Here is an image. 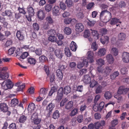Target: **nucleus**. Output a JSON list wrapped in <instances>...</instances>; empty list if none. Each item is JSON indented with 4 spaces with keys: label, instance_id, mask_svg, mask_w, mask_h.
<instances>
[{
    "label": "nucleus",
    "instance_id": "7ed1b4c3",
    "mask_svg": "<svg viewBox=\"0 0 129 129\" xmlns=\"http://www.w3.org/2000/svg\"><path fill=\"white\" fill-rule=\"evenodd\" d=\"M28 13V16L25 15L26 18L28 21H30L31 20V17L33 16L35 14L34 9L31 7L28 6L27 9Z\"/></svg>",
    "mask_w": 129,
    "mask_h": 129
},
{
    "label": "nucleus",
    "instance_id": "aec40b11",
    "mask_svg": "<svg viewBox=\"0 0 129 129\" xmlns=\"http://www.w3.org/2000/svg\"><path fill=\"white\" fill-rule=\"evenodd\" d=\"M106 58L108 62L111 64H112L114 60L112 55L111 54H109L107 55Z\"/></svg>",
    "mask_w": 129,
    "mask_h": 129
},
{
    "label": "nucleus",
    "instance_id": "f704fd0d",
    "mask_svg": "<svg viewBox=\"0 0 129 129\" xmlns=\"http://www.w3.org/2000/svg\"><path fill=\"white\" fill-rule=\"evenodd\" d=\"M2 14L3 16L6 15L10 17L12 15V13L10 11L6 10L5 11V13H3Z\"/></svg>",
    "mask_w": 129,
    "mask_h": 129
},
{
    "label": "nucleus",
    "instance_id": "09e8293b",
    "mask_svg": "<svg viewBox=\"0 0 129 129\" xmlns=\"http://www.w3.org/2000/svg\"><path fill=\"white\" fill-rule=\"evenodd\" d=\"M119 123L118 120L116 118L112 120L111 122V125L113 126H115L117 125Z\"/></svg>",
    "mask_w": 129,
    "mask_h": 129
},
{
    "label": "nucleus",
    "instance_id": "a211bd4d",
    "mask_svg": "<svg viewBox=\"0 0 129 129\" xmlns=\"http://www.w3.org/2000/svg\"><path fill=\"white\" fill-rule=\"evenodd\" d=\"M55 53L56 56L60 59L63 56L62 51L59 49H56L55 51Z\"/></svg>",
    "mask_w": 129,
    "mask_h": 129
},
{
    "label": "nucleus",
    "instance_id": "72a5a7b5",
    "mask_svg": "<svg viewBox=\"0 0 129 129\" xmlns=\"http://www.w3.org/2000/svg\"><path fill=\"white\" fill-rule=\"evenodd\" d=\"M103 87L101 85L98 86L95 89V93L98 94L101 93L102 91Z\"/></svg>",
    "mask_w": 129,
    "mask_h": 129
},
{
    "label": "nucleus",
    "instance_id": "cd10ccee",
    "mask_svg": "<svg viewBox=\"0 0 129 129\" xmlns=\"http://www.w3.org/2000/svg\"><path fill=\"white\" fill-rule=\"evenodd\" d=\"M89 84L90 87L93 88L98 84V83L97 81L93 79L90 81Z\"/></svg>",
    "mask_w": 129,
    "mask_h": 129
},
{
    "label": "nucleus",
    "instance_id": "5fc2aeb1",
    "mask_svg": "<svg viewBox=\"0 0 129 129\" xmlns=\"http://www.w3.org/2000/svg\"><path fill=\"white\" fill-rule=\"evenodd\" d=\"M96 22L94 20H92L91 21L88 20V21L87 22V24L90 26H94Z\"/></svg>",
    "mask_w": 129,
    "mask_h": 129
},
{
    "label": "nucleus",
    "instance_id": "c756f323",
    "mask_svg": "<svg viewBox=\"0 0 129 129\" xmlns=\"http://www.w3.org/2000/svg\"><path fill=\"white\" fill-rule=\"evenodd\" d=\"M27 117L24 115H22L20 116L19 118V122L24 123L27 119Z\"/></svg>",
    "mask_w": 129,
    "mask_h": 129
},
{
    "label": "nucleus",
    "instance_id": "49530a36",
    "mask_svg": "<svg viewBox=\"0 0 129 129\" xmlns=\"http://www.w3.org/2000/svg\"><path fill=\"white\" fill-rule=\"evenodd\" d=\"M46 20L48 23L49 24H52L54 23L53 20L50 16H49L46 17Z\"/></svg>",
    "mask_w": 129,
    "mask_h": 129
},
{
    "label": "nucleus",
    "instance_id": "37998d69",
    "mask_svg": "<svg viewBox=\"0 0 129 129\" xmlns=\"http://www.w3.org/2000/svg\"><path fill=\"white\" fill-rule=\"evenodd\" d=\"M48 40L51 42H56L57 40V38L54 36H49L48 38Z\"/></svg>",
    "mask_w": 129,
    "mask_h": 129
},
{
    "label": "nucleus",
    "instance_id": "4d7b16f0",
    "mask_svg": "<svg viewBox=\"0 0 129 129\" xmlns=\"http://www.w3.org/2000/svg\"><path fill=\"white\" fill-rule=\"evenodd\" d=\"M91 48L94 51H95L97 49L98 45L96 42H93L92 43Z\"/></svg>",
    "mask_w": 129,
    "mask_h": 129
},
{
    "label": "nucleus",
    "instance_id": "b1692460",
    "mask_svg": "<svg viewBox=\"0 0 129 129\" xmlns=\"http://www.w3.org/2000/svg\"><path fill=\"white\" fill-rule=\"evenodd\" d=\"M63 89L64 93L66 95H67L71 91V88L69 86H66Z\"/></svg>",
    "mask_w": 129,
    "mask_h": 129
},
{
    "label": "nucleus",
    "instance_id": "4c0bfd02",
    "mask_svg": "<svg viewBox=\"0 0 129 129\" xmlns=\"http://www.w3.org/2000/svg\"><path fill=\"white\" fill-rule=\"evenodd\" d=\"M35 108V104L33 103H31L29 104L28 107V109L29 111H33Z\"/></svg>",
    "mask_w": 129,
    "mask_h": 129
},
{
    "label": "nucleus",
    "instance_id": "c85d7f7f",
    "mask_svg": "<svg viewBox=\"0 0 129 129\" xmlns=\"http://www.w3.org/2000/svg\"><path fill=\"white\" fill-rule=\"evenodd\" d=\"M73 106V102L71 101L67 103L65 106V108L67 109H69L72 108Z\"/></svg>",
    "mask_w": 129,
    "mask_h": 129
},
{
    "label": "nucleus",
    "instance_id": "20e7f679",
    "mask_svg": "<svg viewBox=\"0 0 129 129\" xmlns=\"http://www.w3.org/2000/svg\"><path fill=\"white\" fill-rule=\"evenodd\" d=\"M129 91L128 88L125 87L124 86H121L118 88L117 92L119 94L125 95Z\"/></svg>",
    "mask_w": 129,
    "mask_h": 129
},
{
    "label": "nucleus",
    "instance_id": "6e6d98bb",
    "mask_svg": "<svg viewBox=\"0 0 129 129\" xmlns=\"http://www.w3.org/2000/svg\"><path fill=\"white\" fill-rule=\"evenodd\" d=\"M93 110L95 111H101V110H100L99 105L98 104H95L93 105Z\"/></svg>",
    "mask_w": 129,
    "mask_h": 129
},
{
    "label": "nucleus",
    "instance_id": "423d86ee",
    "mask_svg": "<svg viewBox=\"0 0 129 129\" xmlns=\"http://www.w3.org/2000/svg\"><path fill=\"white\" fill-rule=\"evenodd\" d=\"M87 57L86 60L88 62L91 63L94 61V59L93 57V53L91 51H89L87 53Z\"/></svg>",
    "mask_w": 129,
    "mask_h": 129
},
{
    "label": "nucleus",
    "instance_id": "39448f33",
    "mask_svg": "<svg viewBox=\"0 0 129 129\" xmlns=\"http://www.w3.org/2000/svg\"><path fill=\"white\" fill-rule=\"evenodd\" d=\"M9 77L8 73H6L4 68L0 67V77L3 79L7 78Z\"/></svg>",
    "mask_w": 129,
    "mask_h": 129
},
{
    "label": "nucleus",
    "instance_id": "dca6fc26",
    "mask_svg": "<svg viewBox=\"0 0 129 129\" xmlns=\"http://www.w3.org/2000/svg\"><path fill=\"white\" fill-rule=\"evenodd\" d=\"M16 36L17 38L20 40H22L24 39L23 33L22 31H18Z\"/></svg>",
    "mask_w": 129,
    "mask_h": 129
},
{
    "label": "nucleus",
    "instance_id": "1a4fd4ad",
    "mask_svg": "<svg viewBox=\"0 0 129 129\" xmlns=\"http://www.w3.org/2000/svg\"><path fill=\"white\" fill-rule=\"evenodd\" d=\"M75 28L77 32H81L83 30L84 26L81 23H77L76 24Z\"/></svg>",
    "mask_w": 129,
    "mask_h": 129
},
{
    "label": "nucleus",
    "instance_id": "de8ad7c7",
    "mask_svg": "<svg viewBox=\"0 0 129 129\" xmlns=\"http://www.w3.org/2000/svg\"><path fill=\"white\" fill-rule=\"evenodd\" d=\"M47 33L48 35L49 36H54L56 34L55 31L54 29H52L49 30L47 32Z\"/></svg>",
    "mask_w": 129,
    "mask_h": 129
},
{
    "label": "nucleus",
    "instance_id": "603ef678",
    "mask_svg": "<svg viewBox=\"0 0 129 129\" xmlns=\"http://www.w3.org/2000/svg\"><path fill=\"white\" fill-rule=\"evenodd\" d=\"M96 62L97 64L101 66L103 65L105 63L104 60L101 58L97 59L96 60Z\"/></svg>",
    "mask_w": 129,
    "mask_h": 129
},
{
    "label": "nucleus",
    "instance_id": "bf43d9fd",
    "mask_svg": "<svg viewBox=\"0 0 129 129\" xmlns=\"http://www.w3.org/2000/svg\"><path fill=\"white\" fill-rule=\"evenodd\" d=\"M38 114L37 112H35L33 114L31 118V119L32 120L38 118Z\"/></svg>",
    "mask_w": 129,
    "mask_h": 129
},
{
    "label": "nucleus",
    "instance_id": "ddd939ff",
    "mask_svg": "<svg viewBox=\"0 0 129 129\" xmlns=\"http://www.w3.org/2000/svg\"><path fill=\"white\" fill-rule=\"evenodd\" d=\"M60 8L58 6H55L52 9V14L53 15L57 16L60 13Z\"/></svg>",
    "mask_w": 129,
    "mask_h": 129
},
{
    "label": "nucleus",
    "instance_id": "680f3d73",
    "mask_svg": "<svg viewBox=\"0 0 129 129\" xmlns=\"http://www.w3.org/2000/svg\"><path fill=\"white\" fill-rule=\"evenodd\" d=\"M90 34L89 31L88 30L86 29L84 31V37L85 38H87L90 36Z\"/></svg>",
    "mask_w": 129,
    "mask_h": 129
},
{
    "label": "nucleus",
    "instance_id": "69168bd1",
    "mask_svg": "<svg viewBox=\"0 0 129 129\" xmlns=\"http://www.w3.org/2000/svg\"><path fill=\"white\" fill-rule=\"evenodd\" d=\"M83 86L82 85H79L77 87L76 90L77 91L81 92L83 91Z\"/></svg>",
    "mask_w": 129,
    "mask_h": 129
},
{
    "label": "nucleus",
    "instance_id": "4468645a",
    "mask_svg": "<svg viewBox=\"0 0 129 129\" xmlns=\"http://www.w3.org/2000/svg\"><path fill=\"white\" fill-rule=\"evenodd\" d=\"M109 41V37L107 36L103 37L100 38V42L103 45L107 44Z\"/></svg>",
    "mask_w": 129,
    "mask_h": 129
},
{
    "label": "nucleus",
    "instance_id": "ea45409f",
    "mask_svg": "<svg viewBox=\"0 0 129 129\" xmlns=\"http://www.w3.org/2000/svg\"><path fill=\"white\" fill-rule=\"evenodd\" d=\"M52 8V5L49 4L46 5L45 7V10L47 12H49L51 10Z\"/></svg>",
    "mask_w": 129,
    "mask_h": 129
},
{
    "label": "nucleus",
    "instance_id": "f3484780",
    "mask_svg": "<svg viewBox=\"0 0 129 129\" xmlns=\"http://www.w3.org/2000/svg\"><path fill=\"white\" fill-rule=\"evenodd\" d=\"M91 78L88 75H85L83 77V81L84 83L86 84L89 83L91 81Z\"/></svg>",
    "mask_w": 129,
    "mask_h": 129
},
{
    "label": "nucleus",
    "instance_id": "774afa93",
    "mask_svg": "<svg viewBox=\"0 0 129 129\" xmlns=\"http://www.w3.org/2000/svg\"><path fill=\"white\" fill-rule=\"evenodd\" d=\"M100 32L102 35L103 36L104 35L106 34L107 33V30L105 28H102L100 30Z\"/></svg>",
    "mask_w": 129,
    "mask_h": 129
},
{
    "label": "nucleus",
    "instance_id": "4be33fe9",
    "mask_svg": "<svg viewBox=\"0 0 129 129\" xmlns=\"http://www.w3.org/2000/svg\"><path fill=\"white\" fill-rule=\"evenodd\" d=\"M28 63L30 64L34 65L35 64L36 60L35 59L31 57H29L27 59Z\"/></svg>",
    "mask_w": 129,
    "mask_h": 129
},
{
    "label": "nucleus",
    "instance_id": "c03bdc74",
    "mask_svg": "<svg viewBox=\"0 0 129 129\" xmlns=\"http://www.w3.org/2000/svg\"><path fill=\"white\" fill-rule=\"evenodd\" d=\"M65 53L67 57H70L71 56V53L69 48L68 47H66L64 49Z\"/></svg>",
    "mask_w": 129,
    "mask_h": 129
},
{
    "label": "nucleus",
    "instance_id": "f03ea898",
    "mask_svg": "<svg viewBox=\"0 0 129 129\" xmlns=\"http://www.w3.org/2000/svg\"><path fill=\"white\" fill-rule=\"evenodd\" d=\"M88 65L87 60L86 58L83 57L81 58L77 64V67L79 69H81L84 66L87 67Z\"/></svg>",
    "mask_w": 129,
    "mask_h": 129
},
{
    "label": "nucleus",
    "instance_id": "f8f14e48",
    "mask_svg": "<svg viewBox=\"0 0 129 129\" xmlns=\"http://www.w3.org/2000/svg\"><path fill=\"white\" fill-rule=\"evenodd\" d=\"M109 22L110 24L112 25H114L118 23H121V22L120 21L119 19L116 18H111Z\"/></svg>",
    "mask_w": 129,
    "mask_h": 129
},
{
    "label": "nucleus",
    "instance_id": "3c124183",
    "mask_svg": "<svg viewBox=\"0 0 129 129\" xmlns=\"http://www.w3.org/2000/svg\"><path fill=\"white\" fill-rule=\"evenodd\" d=\"M33 27L35 31H38L39 29V24L36 23H35L33 24Z\"/></svg>",
    "mask_w": 129,
    "mask_h": 129
},
{
    "label": "nucleus",
    "instance_id": "a18cd8bd",
    "mask_svg": "<svg viewBox=\"0 0 129 129\" xmlns=\"http://www.w3.org/2000/svg\"><path fill=\"white\" fill-rule=\"evenodd\" d=\"M59 116V114L58 111L56 110L53 113V118L54 119L58 118Z\"/></svg>",
    "mask_w": 129,
    "mask_h": 129
},
{
    "label": "nucleus",
    "instance_id": "f257e3e1",
    "mask_svg": "<svg viewBox=\"0 0 129 129\" xmlns=\"http://www.w3.org/2000/svg\"><path fill=\"white\" fill-rule=\"evenodd\" d=\"M13 86V83L10 79L5 80L2 85V88L5 90H7L8 89H11Z\"/></svg>",
    "mask_w": 129,
    "mask_h": 129
},
{
    "label": "nucleus",
    "instance_id": "864d4df0",
    "mask_svg": "<svg viewBox=\"0 0 129 129\" xmlns=\"http://www.w3.org/2000/svg\"><path fill=\"white\" fill-rule=\"evenodd\" d=\"M32 122L35 124H38L40 123L41 121V119L38 118L32 120Z\"/></svg>",
    "mask_w": 129,
    "mask_h": 129
},
{
    "label": "nucleus",
    "instance_id": "8fccbe9b",
    "mask_svg": "<svg viewBox=\"0 0 129 129\" xmlns=\"http://www.w3.org/2000/svg\"><path fill=\"white\" fill-rule=\"evenodd\" d=\"M20 13H21L23 15H25L26 14V12L24 8V7L21 8L19 7L18 9Z\"/></svg>",
    "mask_w": 129,
    "mask_h": 129
},
{
    "label": "nucleus",
    "instance_id": "6e6552de",
    "mask_svg": "<svg viewBox=\"0 0 129 129\" xmlns=\"http://www.w3.org/2000/svg\"><path fill=\"white\" fill-rule=\"evenodd\" d=\"M63 89L62 87H61L58 90L56 98V100L60 101L62 99L63 94Z\"/></svg>",
    "mask_w": 129,
    "mask_h": 129
},
{
    "label": "nucleus",
    "instance_id": "393cba45",
    "mask_svg": "<svg viewBox=\"0 0 129 129\" xmlns=\"http://www.w3.org/2000/svg\"><path fill=\"white\" fill-rule=\"evenodd\" d=\"M112 93L108 91H107L105 92L104 95V97L107 100L110 99L112 97Z\"/></svg>",
    "mask_w": 129,
    "mask_h": 129
},
{
    "label": "nucleus",
    "instance_id": "58836bf2",
    "mask_svg": "<svg viewBox=\"0 0 129 129\" xmlns=\"http://www.w3.org/2000/svg\"><path fill=\"white\" fill-rule=\"evenodd\" d=\"M90 30L92 35L96 37V39H98L100 37L98 33V31L96 30H93L91 29Z\"/></svg>",
    "mask_w": 129,
    "mask_h": 129
},
{
    "label": "nucleus",
    "instance_id": "6ab92c4d",
    "mask_svg": "<svg viewBox=\"0 0 129 129\" xmlns=\"http://www.w3.org/2000/svg\"><path fill=\"white\" fill-rule=\"evenodd\" d=\"M77 46L76 43L73 41L71 42L70 45V48L73 51H75L76 50Z\"/></svg>",
    "mask_w": 129,
    "mask_h": 129
},
{
    "label": "nucleus",
    "instance_id": "a878e982",
    "mask_svg": "<svg viewBox=\"0 0 129 129\" xmlns=\"http://www.w3.org/2000/svg\"><path fill=\"white\" fill-rule=\"evenodd\" d=\"M18 100L16 98L12 99L11 101V105L12 107H14L17 105L18 104Z\"/></svg>",
    "mask_w": 129,
    "mask_h": 129
},
{
    "label": "nucleus",
    "instance_id": "bb28decb",
    "mask_svg": "<svg viewBox=\"0 0 129 129\" xmlns=\"http://www.w3.org/2000/svg\"><path fill=\"white\" fill-rule=\"evenodd\" d=\"M111 53L114 56H117L118 54V49L116 47L112 48L111 50Z\"/></svg>",
    "mask_w": 129,
    "mask_h": 129
},
{
    "label": "nucleus",
    "instance_id": "c9c22d12",
    "mask_svg": "<svg viewBox=\"0 0 129 129\" xmlns=\"http://www.w3.org/2000/svg\"><path fill=\"white\" fill-rule=\"evenodd\" d=\"M72 0H66L65 3L67 5V6L68 7H72L73 5V3Z\"/></svg>",
    "mask_w": 129,
    "mask_h": 129
},
{
    "label": "nucleus",
    "instance_id": "2f4dec72",
    "mask_svg": "<svg viewBox=\"0 0 129 129\" xmlns=\"http://www.w3.org/2000/svg\"><path fill=\"white\" fill-rule=\"evenodd\" d=\"M64 33L67 35H70L72 32L71 28L68 27H66L64 28Z\"/></svg>",
    "mask_w": 129,
    "mask_h": 129
},
{
    "label": "nucleus",
    "instance_id": "0e129e2a",
    "mask_svg": "<svg viewBox=\"0 0 129 129\" xmlns=\"http://www.w3.org/2000/svg\"><path fill=\"white\" fill-rule=\"evenodd\" d=\"M94 116L95 119L96 120L100 119L101 117V115L98 113H95Z\"/></svg>",
    "mask_w": 129,
    "mask_h": 129
},
{
    "label": "nucleus",
    "instance_id": "79ce46f5",
    "mask_svg": "<svg viewBox=\"0 0 129 129\" xmlns=\"http://www.w3.org/2000/svg\"><path fill=\"white\" fill-rule=\"evenodd\" d=\"M78 109L76 108H74L70 114V115L72 116H74L77 114L78 113Z\"/></svg>",
    "mask_w": 129,
    "mask_h": 129
},
{
    "label": "nucleus",
    "instance_id": "e2e57ef3",
    "mask_svg": "<svg viewBox=\"0 0 129 129\" xmlns=\"http://www.w3.org/2000/svg\"><path fill=\"white\" fill-rule=\"evenodd\" d=\"M28 55V54L27 52H24L22 53L20 56V58L24 59L26 58Z\"/></svg>",
    "mask_w": 129,
    "mask_h": 129
},
{
    "label": "nucleus",
    "instance_id": "052dcab7",
    "mask_svg": "<svg viewBox=\"0 0 129 129\" xmlns=\"http://www.w3.org/2000/svg\"><path fill=\"white\" fill-rule=\"evenodd\" d=\"M0 22L4 25H7L8 23L6 22L5 18L3 17H0Z\"/></svg>",
    "mask_w": 129,
    "mask_h": 129
},
{
    "label": "nucleus",
    "instance_id": "2eb2a0df",
    "mask_svg": "<svg viewBox=\"0 0 129 129\" xmlns=\"http://www.w3.org/2000/svg\"><path fill=\"white\" fill-rule=\"evenodd\" d=\"M48 90L44 88H41L40 90V95L43 98H45L47 93Z\"/></svg>",
    "mask_w": 129,
    "mask_h": 129
},
{
    "label": "nucleus",
    "instance_id": "0eeeda50",
    "mask_svg": "<svg viewBox=\"0 0 129 129\" xmlns=\"http://www.w3.org/2000/svg\"><path fill=\"white\" fill-rule=\"evenodd\" d=\"M122 60L125 63H127L129 62V53L126 52L122 53Z\"/></svg>",
    "mask_w": 129,
    "mask_h": 129
},
{
    "label": "nucleus",
    "instance_id": "412c9836",
    "mask_svg": "<svg viewBox=\"0 0 129 129\" xmlns=\"http://www.w3.org/2000/svg\"><path fill=\"white\" fill-rule=\"evenodd\" d=\"M106 49L105 48L100 49L98 52V55L100 56H104L106 54Z\"/></svg>",
    "mask_w": 129,
    "mask_h": 129
},
{
    "label": "nucleus",
    "instance_id": "e433bc0d",
    "mask_svg": "<svg viewBox=\"0 0 129 129\" xmlns=\"http://www.w3.org/2000/svg\"><path fill=\"white\" fill-rule=\"evenodd\" d=\"M55 107V105L54 104H52V103H50L47 107V110L49 111V112H50Z\"/></svg>",
    "mask_w": 129,
    "mask_h": 129
},
{
    "label": "nucleus",
    "instance_id": "7c9ffc66",
    "mask_svg": "<svg viewBox=\"0 0 129 129\" xmlns=\"http://www.w3.org/2000/svg\"><path fill=\"white\" fill-rule=\"evenodd\" d=\"M119 73L118 71L114 72L111 75L110 78L112 80L115 79L117 76L119 75Z\"/></svg>",
    "mask_w": 129,
    "mask_h": 129
},
{
    "label": "nucleus",
    "instance_id": "5701e85b",
    "mask_svg": "<svg viewBox=\"0 0 129 129\" xmlns=\"http://www.w3.org/2000/svg\"><path fill=\"white\" fill-rule=\"evenodd\" d=\"M56 75L59 80H61L62 78L63 74L60 70L58 69L56 71Z\"/></svg>",
    "mask_w": 129,
    "mask_h": 129
},
{
    "label": "nucleus",
    "instance_id": "a19ab883",
    "mask_svg": "<svg viewBox=\"0 0 129 129\" xmlns=\"http://www.w3.org/2000/svg\"><path fill=\"white\" fill-rule=\"evenodd\" d=\"M112 69V67H107L105 69H104V73H105L107 75H108Z\"/></svg>",
    "mask_w": 129,
    "mask_h": 129
},
{
    "label": "nucleus",
    "instance_id": "9b49d317",
    "mask_svg": "<svg viewBox=\"0 0 129 129\" xmlns=\"http://www.w3.org/2000/svg\"><path fill=\"white\" fill-rule=\"evenodd\" d=\"M38 18L41 20H43L45 17V14L43 10H41L39 11L37 13Z\"/></svg>",
    "mask_w": 129,
    "mask_h": 129
},
{
    "label": "nucleus",
    "instance_id": "473e14b6",
    "mask_svg": "<svg viewBox=\"0 0 129 129\" xmlns=\"http://www.w3.org/2000/svg\"><path fill=\"white\" fill-rule=\"evenodd\" d=\"M126 37L125 34L123 33H120L118 35V38L119 40H124Z\"/></svg>",
    "mask_w": 129,
    "mask_h": 129
},
{
    "label": "nucleus",
    "instance_id": "338daca9",
    "mask_svg": "<svg viewBox=\"0 0 129 129\" xmlns=\"http://www.w3.org/2000/svg\"><path fill=\"white\" fill-rule=\"evenodd\" d=\"M60 8L63 10H64L66 8V6L64 3L62 2H60Z\"/></svg>",
    "mask_w": 129,
    "mask_h": 129
},
{
    "label": "nucleus",
    "instance_id": "13d9d810",
    "mask_svg": "<svg viewBox=\"0 0 129 129\" xmlns=\"http://www.w3.org/2000/svg\"><path fill=\"white\" fill-rule=\"evenodd\" d=\"M111 14L108 11L105 17V19L109 21L111 19Z\"/></svg>",
    "mask_w": 129,
    "mask_h": 129
},
{
    "label": "nucleus",
    "instance_id": "9d476101",
    "mask_svg": "<svg viewBox=\"0 0 129 129\" xmlns=\"http://www.w3.org/2000/svg\"><path fill=\"white\" fill-rule=\"evenodd\" d=\"M8 109V107L6 103H2L0 104V109L1 111L4 112H6Z\"/></svg>",
    "mask_w": 129,
    "mask_h": 129
}]
</instances>
